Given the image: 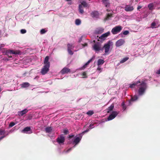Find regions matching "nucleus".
<instances>
[{
    "instance_id": "obj_21",
    "label": "nucleus",
    "mask_w": 160,
    "mask_h": 160,
    "mask_svg": "<svg viewBox=\"0 0 160 160\" xmlns=\"http://www.w3.org/2000/svg\"><path fill=\"white\" fill-rule=\"evenodd\" d=\"M112 17V14L111 13H108L107 14L106 17L104 18V21H107L109 20L110 19V18Z\"/></svg>"
},
{
    "instance_id": "obj_47",
    "label": "nucleus",
    "mask_w": 160,
    "mask_h": 160,
    "mask_svg": "<svg viewBox=\"0 0 160 160\" xmlns=\"http://www.w3.org/2000/svg\"><path fill=\"white\" fill-rule=\"evenodd\" d=\"M74 135H69L68 138H71L74 137Z\"/></svg>"
},
{
    "instance_id": "obj_7",
    "label": "nucleus",
    "mask_w": 160,
    "mask_h": 160,
    "mask_svg": "<svg viewBox=\"0 0 160 160\" xmlns=\"http://www.w3.org/2000/svg\"><path fill=\"white\" fill-rule=\"evenodd\" d=\"M49 67L50 66L44 65L41 70V72L42 74L45 75L47 73L49 70Z\"/></svg>"
},
{
    "instance_id": "obj_62",
    "label": "nucleus",
    "mask_w": 160,
    "mask_h": 160,
    "mask_svg": "<svg viewBox=\"0 0 160 160\" xmlns=\"http://www.w3.org/2000/svg\"><path fill=\"white\" fill-rule=\"evenodd\" d=\"M93 42H95V40H94V41H93Z\"/></svg>"
},
{
    "instance_id": "obj_22",
    "label": "nucleus",
    "mask_w": 160,
    "mask_h": 160,
    "mask_svg": "<svg viewBox=\"0 0 160 160\" xmlns=\"http://www.w3.org/2000/svg\"><path fill=\"white\" fill-rule=\"evenodd\" d=\"M104 62V61L103 60L99 59L98 61L97 65L98 66H99L100 65L103 64Z\"/></svg>"
},
{
    "instance_id": "obj_59",
    "label": "nucleus",
    "mask_w": 160,
    "mask_h": 160,
    "mask_svg": "<svg viewBox=\"0 0 160 160\" xmlns=\"http://www.w3.org/2000/svg\"><path fill=\"white\" fill-rule=\"evenodd\" d=\"M2 90V89L1 88V87H0V92Z\"/></svg>"
},
{
    "instance_id": "obj_49",
    "label": "nucleus",
    "mask_w": 160,
    "mask_h": 160,
    "mask_svg": "<svg viewBox=\"0 0 160 160\" xmlns=\"http://www.w3.org/2000/svg\"><path fill=\"white\" fill-rule=\"evenodd\" d=\"M94 126V125L93 124H90V125H89V128H93V126Z\"/></svg>"
},
{
    "instance_id": "obj_14",
    "label": "nucleus",
    "mask_w": 160,
    "mask_h": 160,
    "mask_svg": "<svg viewBox=\"0 0 160 160\" xmlns=\"http://www.w3.org/2000/svg\"><path fill=\"white\" fill-rule=\"evenodd\" d=\"M70 70L68 68H64L61 71V73L62 74H64L65 73H68L70 72Z\"/></svg>"
},
{
    "instance_id": "obj_43",
    "label": "nucleus",
    "mask_w": 160,
    "mask_h": 160,
    "mask_svg": "<svg viewBox=\"0 0 160 160\" xmlns=\"http://www.w3.org/2000/svg\"><path fill=\"white\" fill-rule=\"evenodd\" d=\"M94 58H92L91 59H90L87 62L88 63V64H89L92 60Z\"/></svg>"
},
{
    "instance_id": "obj_35",
    "label": "nucleus",
    "mask_w": 160,
    "mask_h": 160,
    "mask_svg": "<svg viewBox=\"0 0 160 160\" xmlns=\"http://www.w3.org/2000/svg\"><path fill=\"white\" fill-rule=\"evenodd\" d=\"M68 51L69 54L71 55H72L73 54V52L72 51L71 49H68Z\"/></svg>"
},
{
    "instance_id": "obj_52",
    "label": "nucleus",
    "mask_w": 160,
    "mask_h": 160,
    "mask_svg": "<svg viewBox=\"0 0 160 160\" xmlns=\"http://www.w3.org/2000/svg\"><path fill=\"white\" fill-rule=\"evenodd\" d=\"M72 149V148H70L69 149H68L66 151V152H69V151H70Z\"/></svg>"
},
{
    "instance_id": "obj_38",
    "label": "nucleus",
    "mask_w": 160,
    "mask_h": 160,
    "mask_svg": "<svg viewBox=\"0 0 160 160\" xmlns=\"http://www.w3.org/2000/svg\"><path fill=\"white\" fill-rule=\"evenodd\" d=\"M26 30L25 29H22L20 31V32L22 34H24L26 32Z\"/></svg>"
},
{
    "instance_id": "obj_45",
    "label": "nucleus",
    "mask_w": 160,
    "mask_h": 160,
    "mask_svg": "<svg viewBox=\"0 0 160 160\" xmlns=\"http://www.w3.org/2000/svg\"><path fill=\"white\" fill-rule=\"evenodd\" d=\"M8 135V134H7L6 135H3L2 136L0 137V141L3 138H5L6 137V136Z\"/></svg>"
},
{
    "instance_id": "obj_9",
    "label": "nucleus",
    "mask_w": 160,
    "mask_h": 160,
    "mask_svg": "<svg viewBox=\"0 0 160 160\" xmlns=\"http://www.w3.org/2000/svg\"><path fill=\"white\" fill-rule=\"evenodd\" d=\"M125 42V41L124 39H121L116 42L115 45L117 47H119L123 45Z\"/></svg>"
},
{
    "instance_id": "obj_44",
    "label": "nucleus",
    "mask_w": 160,
    "mask_h": 160,
    "mask_svg": "<svg viewBox=\"0 0 160 160\" xmlns=\"http://www.w3.org/2000/svg\"><path fill=\"white\" fill-rule=\"evenodd\" d=\"M8 135V134H7L6 135H3L2 136L0 137V141L3 138H5L6 137V136Z\"/></svg>"
},
{
    "instance_id": "obj_11",
    "label": "nucleus",
    "mask_w": 160,
    "mask_h": 160,
    "mask_svg": "<svg viewBox=\"0 0 160 160\" xmlns=\"http://www.w3.org/2000/svg\"><path fill=\"white\" fill-rule=\"evenodd\" d=\"M124 8L126 12H131L134 10L133 7L129 5H126Z\"/></svg>"
},
{
    "instance_id": "obj_20",
    "label": "nucleus",
    "mask_w": 160,
    "mask_h": 160,
    "mask_svg": "<svg viewBox=\"0 0 160 160\" xmlns=\"http://www.w3.org/2000/svg\"><path fill=\"white\" fill-rule=\"evenodd\" d=\"M31 131V128L29 127H27L25 128L22 130L23 132H26L27 133H28L27 132L30 131ZM32 133V132L31 131L30 132H28V133Z\"/></svg>"
},
{
    "instance_id": "obj_32",
    "label": "nucleus",
    "mask_w": 160,
    "mask_h": 160,
    "mask_svg": "<svg viewBox=\"0 0 160 160\" xmlns=\"http://www.w3.org/2000/svg\"><path fill=\"white\" fill-rule=\"evenodd\" d=\"M4 46V45L3 44H1L0 45V51L3 52V50L5 49V48H3Z\"/></svg>"
},
{
    "instance_id": "obj_50",
    "label": "nucleus",
    "mask_w": 160,
    "mask_h": 160,
    "mask_svg": "<svg viewBox=\"0 0 160 160\" xmlns=\"http://www.w3.org/2000/svg\"><path fill=\"white\" fill-rule=\"evenodd\" d=\"M122 107L123 109L124 110H125L126 108V107L125 105H124L123 106H122Z\"/></svg>"
},
{
    "instance_id": "obj_33",
    "label": "nucleus",
    "mask_w": 160,
    "mask_h": 160,
    "mask_svg": "<svg viewBox=\"0 0 160 160\" xmlns=\"http://www.w3.org/2000/svg\"><path fill=\"white\" fill-rule=\"evenodd\" d=\"M5 131L0 130V135H5Z\"/></svg>"
},
{
    "instance_id": "obj_40",
    "label": "nucleus",
    "mask_w": 160,
    "mask_h": 160,
    "mask_svg": "<svg viewBox=\"0 0 160 160\" xmlns=\"http://www.w3.org/2000/svg\"><path fill=\"white\" fill-rule=\"evenodd\" d=\"M103 31L104 29L101 28L98 30V33H101L103 32Z\"/></svg>"
},
{
    "instance_id": "obj_56",
    "label": "nucleus",
    "mask_w": 160,
    "mask_h": 160,
    "mask_svg": "<svg viewBox=\"0 0 160 160\" xmlns=\"http://www.w3.org/2000/svg\"><path fill=\"white\" fill-rule=\"evenodd\" d=\"M8 54H6L7 55V56H8V57H9V58H11L12 57V56H9L8 55Z\"/></svg>"
},
{
    "instance_id": "obj_53",
    "label": "nucleus",
    "mask_w": 160,
    "mask_h": 160,
    "mask_svg": "<svg viewBox=\"0 0 160 160\" xmlns=\"http://www.w3.org/2000/svg\"><path fill=\"white\" fill-rule=\"evenodd\" d=\"M156 73L158 74H160V69L157 71Z\"/></svg>"
},
{
    "instance_id": "obj_30",
    "label": "nucleus",
    "mask_w": 160,
    "mask_h": 160,
    "mask_svg": "<svg viewBox=\"0 0 160 160\" xmlns=\"http://www.w3.org/2000/svg\"><path fill=\"white\" fill-rule=\"evenodd\" d=\"M68 49H72L74 47V46L72 44H68L67 45Z\"/></svg>"
},
{
    "instance_id": "obj_48",
    "label": "nucleus",
    "mask_w": 160,
    "mask_h": 160,
    "mask_svg": "<svg viewBox=\"0 0 160 160\" xmlns=\"http://www.w3.org/2000/svg\"><path fill=\"white\" fill-rule=\"evenodd\" d=\"M142 8V6H138L137 7V10H139L140 9H141Z\"/></svg>"
},
{
    "instance_id": "obj_58",
    "label": "nucleus",
    "mask_w": 160,
    "mask_h": 160,
    "mask_svg": "<svg viewBox=\"0 0 160 160\" xmlns=\"http://www.w3.org/2000/svg\"><path fill=\"white\" fill-rule=\"evenodd\" d=\"M107 11H108V12H110V9H107Z\"/></svg>"
},
{
    "instance_id": "obj_51",
    "label": "nucleus",
    "mask_w": 160,
    "mask_h": 160,
    "mask_svg": "<svg viewBox=\"0 0 160 160\" xmlns=\"http://www.w3.org/2000/svg\"><path fill=\"white\" fill-rule=\"evenodd\" d=\"M88 63L87 62L83 66V67L84 68H85L86 67V66L88 65Z\"/></svg>"
},
{
    "instance_id": "obj_18",
    "label": "nucleus",
    "mask_w": 160,
    "mask_h": 160,
    "mask_svg": "<svg viewBox=\"0 0 160 160\" xmlns=\"http://www.w3.org/2000/svg\"><path fill=\"white\" fill-rule=\"evenodd\" d=\"M52 130V128L51 127H47L45 128V131L46 133H51Z\"/></svg>"
},
{
    "instance_id": "obj_42",
    "label": "nucleus",
    "mask_w": 160,
    "mask_h": 160,
    "mask_svg": "<svg viewBox=\"0 0 160 160\" xmlns=\"http://www.w3.org/2000/svg\"><path fill=\"white\" fill-rule=\"evenodd\" d=\"M156 24L155 22H153L151 24V26L152 28H154L156 26Z\"/></svg>"
},
{
    "instance_id": "obj_17",
    "label": "nucleus",
    "mask_w": 160,
    "mask_h": 160,
    "mask_svg": "<svg viewBox=\"0 0 160 160\" xmlns=\"http://www.w3.org/2000/svg\"><path fill=\"white\" fill-rule=\"evenodd\" d=\"M30 85V84L28 82H24L21 84L22 88H26L29 87Z\"/></svg>"
},
{
    "instance_id": "obj_41",
    "label": "nucleus",
    "mask_w": 160,
    "mask_h": 160,
    "mask_svg": "<svg viewBox=\"0 0 160 160\" xmlns=\"http://www.w3.org/2000/svg\"><path fill=\"white\" fill-rule=\"evenodd\" d=\"M129 33L128 31L126 30L123 32V34L124 35H128Z\"/></svg>"
},
{
    "instance_id": "obj_63",
    "label": "nucleus",
    "mask_w": 160,
    "mask_h": 160,
    "mask_svg": "<svg viewBox=\"0 0 160 160\" xmlns=\"http://www.w3.org/2000/svg\"><path fill=\"white\" fill-rule=\"evenodd\" d=\"M7 60L8 61V60H9V59H7Z\"/></svg>"
},
{
    "instance_id": "obj_10",
    "label": "nucleus",
    "mask_w": 160,
    "mask_h": 160,
    "mask_svg": "<svg viewBox=\"0 0 160 160\" xmlns=\"http://www.w3.org/2000/svg\"><path fill=\"white\" fill-rule=\"evenodd\" d=\"M111 43V41H109L107 44L104 45V48H105V53H107L109 52L110 48Z\"/></svg>"
},
{
    "instance_id": "obj_57",
    "label": "nucleus",
    "mask_w": 160,
    "mask_h": 160,
    "mask_svg": "<svg viewBox=\"0 0 160 160\" xmlns=\"http://www.w3.org/2000/svg\"><path fill=\"white\" fill-rule=\"evenodd\" d=\"M88 131H89V129H87V130H86V131H85L84 132H87Z\"/></svg>"
},
{
    "instance_id": "obj_15",
    "label": "nucleus",
    "mask_w": 160,
    "mask_h": 160,
    "mask_svg": "<svg viewBox=\"0 0 160 160\" xmlns=\"http://www.w3.org/2000/svg\"><path fill=\"white\" fill-rule=\"evenodd\" d=\"M91 15L92 17L98 18L99 16V13L97 11H94L91 13Z\"/></svg>"
},
{
    "instance_id": "obj_26",
    "label": "nucleus",
    "mask_w": 160,
    "mask_h": 160,
    "mask_svg": "<svg viewBox=\"0 0 160 160\" xmlns=\"http://www.w3.org/2000/svg\"><path fill=\"white\" fill-rule=\"evenodd\" d=\"M138 97L136 95H134L133 97H132L130 99V101H134L137 100Z\"/></svg>"
},
{
    "instance_id": "obj_8",
    "label": "nucleus",
    "mask_w": 160,
    "mask_h": 160,
    "mask_svg": "<svg viewBox=\"0 0 160 160\" xmlns=\"http://www.w3.org/2000/svg\"><path fill=\"white\" fill-rule=\"evenodd\" d=\"M118 112L116 111H113L112 113L110 115L108 118V121L114 119L118 114Z\"/></svg>"
},
{
    "instance_id": "obj_24",
    "label": "nucleus",
    "mask_w": 160,
    "mask_h": 160,
    "mask_svg": "<svg viewBox=\"0 0 160 160\" xmlns=\"http://www.w3.org/2000/svg\"><path fill=\"white\" fill-rule=\"evenodd\" d=\"M79 11L80 13L83 14L84 13V11L82 7V6L81 5H79Z\"/></svg>"
},
{
    "instance_id": "obj_39",
    "label": "nucleus",
    "mask_w": 160,
    "mask_h": 160,
    "mask_svg": "<svg viewBox=\"0 0 160 160\" xmlns=\"http://www.w3.org/2000/svg\"><path fill=\"white\" fill-rule=\"evenodd\" d=\"M82 76L83 78H87V73L86 72H84L82 73Z\"/></svg>"
},
{
    "instance_id": "obj_13",
    "label": "nucleus",
    "mask_w": 160,
    "mask_h": 160,
    "mask_svg": "<svg viewBox=\"0 0 160 160\" xmlns=\"http://www.w3.org/2000/svg\"><path fill=\"white\" fill-rule=\"evenodd\" d=\"M49 57L47 56L45 57L44 60V64L45 65L50 66V62H49Z\"/></svg>"
},
{
    "instance_id": "obj_36",
    "label": "nucleus",
    "mask_w": 160,
    "mask_h": 160,
    "mask_svg": "<svg viewBox=\"0 0 160 160\" xmlns=\"http://www.w3.org/2000/svg\"><path fill=\"white\" fill-rule=\"evenodd\" d=\"M63 133H64V134L67 135L69 133V131L68 129H64L63 130Z\"/></svg>"
},
{
    "instance_id": "obj_4",
    "label": "nucleus",
    "mask_w": 160,
    "mask_h": 160,
    "mask_svg": "<svg viewBox=\"0 0 160 160\" xmlns=\"http://www.w3.org/2000/svg\"><path fill=\"white\" fill-rule=\"evenodd\" d=\"M79 136L78 137H76L73 141V144H75L74 147L79 142L82 138V136L81 133L79 134Z\"/></svg>"
},
{
    "instance_id": "obj_25",
    "label": "nucleus",
    "mask_w": 160,
    "mask_h": 160,
    "mask_svg": "<svg viewBox=\"0 0 160 160\" xmlns=\"http://www.w3.org/2000/svg\"><path fill=\"white\" fill-rule=\"evenodd\" d=\"M153 7L154 5L152 3H149L148 5V7L150 10H152Z\"/></svg>"
},
{
    "instance_id": "obj_27",
    "label": "nucleus",
    "mask_w": 160,
    "mask_h": 160,
    "mask_svg": "<svg viewBox=\"0 0 160 160\" xmlns=\"http://www.w3.org/2000/svg\"><path fill=\"white\" fill-rule=\"evenodd\" d=\"M75 23L77 25H79L81 23V21L79 19H77L75 20Z\"/></svg>"
},
{
    "instance_id": "obj_37",
    "label": "nucleus",
    "mask_w": 160,
    "mask_h": 160,
    "mask_svg": "<svg viewBox=\"0 0 160 160\" xmlns=\"http://www.w3.org/2000/svg\"><path fill=\"white\" fill-rule=\"evenodd\" d=\"M15 125V123L13 122H11L9 124V127H12Z\"/></svg>"
},
{
    "instance_id": "obj_6",
    "label": "nucleus",
    "mask_w": 160,
    "mask_h": 160,
    "mask_svg": "<svg viewBox=\"0 0 160 160\" xmlns=\"http://www.w3.org/2000/svg\"><path fill=\"white\" fill-rule=\"evenodd\" d=\"M93 49L95 52H99L101 50V44L99 42L95 43L92 47Z\"/></svg>"
},
{
    "instance_id": "obj_16",
    "label": "nucleus",
    "mask_w": 160,
    "mask_h": 160,
    "mask_svg": "<svg viewBox=\"0 0 160 160\" xmlns=\"http://www.w3.org/2000/svg\"><path fill=\"white\" fill-rule=\"evenodd\" d=\"M102 3L105 5L106 7H109L110 5L109 0H102Z\"/></svg>"
},
{
    "instance_id": "obj_2",
    "label": "nucleus",
    "mask_w": 160,
    "mask_h": 160,
    "mask_svg": "<svg viewBox=\"0 0 160 160\" xmlns=\"http://www.w3.org/2000/svg\"><path fill=\"white\" fill-rule=\"evenodd\" d=\"M122 28V27L121 26H117L112 29L111 32L113 34H115L119 32Z\"/></svg>"
},
{
    "instance_id": "obj_23",
    "label": "nucleus",
    "mask_w": 160,
    "mask_h": 160,
    "mask_svg": "<svg viewBox=\"0 0 160 160\" xmlns=\"http://www.w3.org/2000/svg\"><path fill=\"white\" fill-rule=\"evenodd\" d=\"M114 105L113 104H112L110 107H109L107 108V112L109 113L110 111H112L114 108Z\"/></svg>"
},
{
    "instance_id": "obj_54",
    "label": "nucleus",
    "mask_w": 160,
    "mask_h": 160,
    "mask_svg": "<svg viewBox=\"0 0 160 160\" xmlns=\"http://www.w3.org/2000/svg\"><path fill=\"white\" fill-rule=\"evenodd\" d=\"M83 46L85 47L88 46V44L87 43H85L83 45Z\"/></svg>"
},
{
    "instance_id": "obj_12",
    "label": "nucleus",
    "mask_w": 160,
    "mask_h": 160,
    "mask_svg": "<svg viewBox=\"0 0 160 160\" xmlns=\"http://www.w3.org/2000/svg\"><path fill=\"white\" fill-rule=\"evenodd\" d=\"M110 34V32H107L102 34L100 37H99V38L102 40H104L106 37L109 36Z\"/></svg>"
},
{
    "instance_id": "obj_34",
    "label": "nucleus",
    "mask_w": 160,
    "mask_h": 160,
    "mask_svg": "<svg viewBox=\"0 0 160 160\" xmlns=\"http://www.w3.org/2000/svg\"><path fill=\"white\" fill-rule=\"evenodd\" d=\"M46 32V31L44 29H42L40 31V33L41 34H43Z\"/></svg>"
},
{
    "instance_id": "obj_31",
    "label": "nucleus",
    "mask_w": 160,
    "mask_h": 160,
    "mask_svg": "<svg viewBox=\"0 0 160 160\" xmlns=\"http://www.w3.org/2000/svg\"><path fill=\"white\" fill-rule=\"evenodd\" d=\"M86 114L89 116H91L94 114V112L93 111L90 110L87 112Z\"/></svg>"
},
{
    "instance_id": "obj_46",
    "label": "nucleus",
    "mask_w": 160,
    "mask_h": 160,
    "mask_svg": "<svg viewBox=\"0 0 160 160\" xmlns=\"http://www.w3.org/2000/svg\"><path fill=\"white\" fill-rule=\"evenodd\" d=\"M97 70L98 71H100V72H101L102 71V68L99 67V66H98V68L97 69Z\"/></svg>"
},
{
    "instance_id": "obj_28",
    "label": "nucleus",
    "mask_w": 160,
    "mask_h": 160,
    "mask_svg": "<svg viewBox=\"0 0 160 160\" xmlns=\"http://www.w3.org/2000/svg\"><path fill=\"white\" fill-rule=\"evenodd\" d=\"M82 6H83L84 7H87L88 6L87 3L85 1H83L81 3Z\"/></svg>"
},
{
    "instance_id": "obj_5",
    "label": "nucleus",
    "mask_w": 160,
    "mask_h": 160,
    "mask_svg": "<svg viewBox=\"0 0 160 160\" xmlns=\"http://www.w3.org/2000/svg\"><path fill=\"white\" fill-rule=\"evenodd\" d=\"M20 52L19 50L14 51L12 50H6L5 54H8L12 53L15 55H17L20 54Z\"/></svg>"
},
{
    "instance_id": "obj_60",
    "label": "nucleus",
    "mask_w": 160,
    "mask_h": 160,
    "mask_svg": "<svg viewBox=\"0 0 160 160\" xmlns=\"http://www.w3.org/2000/svg\"><path fill=\"white\" fill-rule=\"evenodd\" d=\"M67 1H71V0H66Z\"/></svg>"
},
{
    "instance_id": "obj_55",
    "label": "nucleus",
    "mask_w": 160,
    "mask_h": 160,
    "mask_svg": "<svg viewBox=\"0 0 160 160\" xmlns=\"http://www.w3.org/2000/svg\"><path fill=\"white\" fill-rule=\"evenodd\" d=\"M121 105H122V107L124 105H125L124 102H122V103Z\"/></svg>"
},
{
    "instance_id": "obj_19",
    "label": "nucleus",
    "mask_w": 160,
    "mask_h": 160,
    "mask_svg": "<svg viewBox=\"0 0 160 160\" xmlns=\"http://www.w3.org/2000/svg\"><path fill=\"white\" fill-rule=\"evenodd\" d=\"M28 111L27 109H25L22 111L19 112L18 113L19 115L21 116H22L23 115L26 114Z\"/></svg>"
},
{
    "instance_id": "obj_1",
    "label": "nucleus",
    "mask_w": 160,
    "mask_h": 160,
    "mask_svg": "<svg viewBox=\"0 0 160 160\" xmlns=\"http://www.w3.org/2000/svg\"><path fill=\"white\" fill-rule=\"evenodd\" d=\"M135 86L138 87V92L139 96H142L144 94L147 88L146 83L144 82H142L141 83L139 81L130 84L129 87L131 88H133Z\"/></svg>"
},
{
    "instance_id": "obj_3",
    "label": "nucleus",
    "mask_w": 160,
    "mask_h": 160,
    "mask_svg": "<svg viewBox=\"0 0 160 160\" xmlns=\"http://www.w3.org/2000/svg\"><path fill=\"white\" fill-rule=\"evenodd\" d=\"M56 141L59 144H63L65 141V138L61 135L57 138Z\"/></svg>"
},
{
    "instance_id": "obj_29",
    "label": "nucleus",
    "mask_w": 160,
    "mask_h": 160,
    "mask_svg": "<svg viewBox=\"0 0 160 160\" xmlns=\"http://www.w3.org/2000/svg\"><path fill=\"white\" fill-rule=\"evenodd\" d=\"M129 59V58L128 57H125L123 58L121 61H120V62L121 63H123L124 62H125L126 61Z\"/></svg>"
},
{
    "instance_id": "obj_61",
    "label": "nucleus",
    "mask_w": 160,
    "mask_h": 160,
    "mask_svg": "<svg viewBox=\"0 0 160 160\" xmlns=\"http://www.w3.org/2000/svg\"><path fill=\"white\" fill-rule=\"evenodd\" d=\"M158 9H160V7L158 8Z\"/></svg>"
}]
</instances>
